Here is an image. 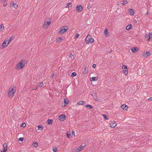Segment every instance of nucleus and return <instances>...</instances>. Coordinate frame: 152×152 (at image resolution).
<instances>
[{"label":"nucleus","mask_w":152,"mask_h":152,"mask_svg":"<svg viewBox=\"0 0 152 152\" xmlns=\"http://www.w3.org/2000/svg\"><path fill=\"white\" fill-rule=\"evenodd\" d=\"M58 150V149L57 148L55 147L54 148H53V151L54 152H56Z\"/></svg>","instance_id":"obj_34"},{"label":"nucleus","mask_w":152,"mask_h":152,"mask_svg":"<svg viewBox=\"0 0 152 152\" xmlns=\"http://www.w3.org/2000/svg\"><path fill=\"white\" fill-rule=\"evenodd\" d=\"M85 107H88L90 108V109H92L93 108L92 106L91 105H89V104L86 105L85 106Z\"/></svg>","instance_id":"obj_30"},{"label":"nucleus","mask_w":152,"mask_h":152,"mask_svg":"<svg viewBox=\"0 0 152 152\" xmlns=\"http://www.w3.org/2000/svg\"><path fill=\"white\" fill-rule=\"evenodd\" d=\"M79 36V34H78V33H77V34H76L75 35V38H77Z\"/></svg>","instance_id":"obj_39"},{"label":"nucleus","mask_w":152,"mask_h":152,"mask_svg":"<svg viewBox=\"0 0 152 152\" xmlns=\"http://www.w3.org/2000/svg\"><path fill=\"white\" fill-rule=\"evenodd\" d=\"M132 27V25L131 24H129L126 27V29L127 30H129Z\"/></svg>","instance_id":"obj_18"},{"label":"nucleus","mask_w":152,"mask_h":152,"mask_svg":"<svg viewBox=\"0 0 152 152\" xmlns=\"http://www.w3.org/2000/svg\"><path fill=\"white\" fill-rule=\"evenodd\" d=\"M148 36H149V38L148 39V41H150V39L151 38H152V33H149V34H148Z\"/></svg>","instance_id":"obj_23"},{"label":"nucleus","mask_w":152,"mask_h":152,"mask_svg":"<svg viewBox=\"0 0 152 152\" xmlns=\"http://www.w3.org/2000/svg\"><path fill=\"white\" fill-rule=\"evenodd\" d=\"M127 3V1H124L123 2V3H122V4L123 5H124L125 4H126Z\"/></svg>","instance_id":"obj_35"},{"label":"nucleus","mask_w":152,"mask_h":152,"mask_svg":"<svg viewBox=\"0 0 152 152\" xmlns=\"http://www.w3.org/2000/svg\"><path fill=\"white\" fill-rule=\"evenodd\" d=\"M130 49L133 53H135V52L137 51L138 50V48L136 47H133L132 48H131Z\"/></svg>","instance_id":"obj_14"},{"label":"nucleus","mask_w":152,"mask_h":152,"mask_svg":"<svg viewBox=\"0 0 152 152\" xmlns=\"http://www.w3.org/2000/svg\"><path fill=\"white\" fill-rule=\"evenodd\" d=\"M4 25L2 24L1 25V28L4 29Z\"/></svg>","instance_id":"obj_43"},{"label":"nucleus","mask_w":152,"mask_h":152,"mask_svg":"<svg viewBox=\"0 0 152 152\" xmlns=\"http://www.w3.org/2000/svg\"><path fill=\"white\" fill-rule=\"evenodd\" d=\"M43 85V83L42 82H41L40 84L38 86L39 87H42Z\"/></svg>","instance_id":"obj_32"},{"label":"nucleus","mask_w":152,"mask_h":152,"mask_svg":"<svg viewBox=\"0 0 152 152\" xmlns=\"http://www.w3.org/2000/svg\"><path fill=\"white\" fill-rule=\"evenodd\" d=\"M59 119L60 121H64L65 119V116L64 115H61L59 117Z\"/></svg>","instance_id":"obj_10"},{"label":"nucleus","mask_w":152,"mask_h":152,"mask_svg":"<svg viewBox=\"0 0 152 152\" xmlns=\"http://www.w3.org/2000/svg\"><path fill=\"white\" fill-rule=\"evenodd\" d=\"M16 90V87L12 86L10 87L8 92V96L9 98H12L13 97L15 92Z\"/></svg>","instance_id":"obj_2"},{"label":"nucleus","mask_w":152,"mask_h":152,"mask_svg":"<svg viewBox=\"0 0 152 152\" xmlns=\"http://www.w3.org/2000/svg\"><path fill=\"white\" fill-rule=\"evenodd\" d=\"M13 3H14L13 2H12L11 3L10 6H12V4H13Z\"/></svg>","instance_id":"obj_47"},{"label":"nucleus","mask_w":152,"mask_h":152,"mask_svg":"<svg viewBox=\"0 0 152 152\" xmlns=\"http://www.w3.org/2000/svg\"><path fill=\"white\" fill-rule=\"evenodd\" d=\"M75 56H76L74 55V53H73V54H72V53H71L69 55V57L71 58L72 59H74Z\"/></svg>","instance_id":"obj_15"},{"label":"nucleus","mask_w":152,"mask_h":152,"mask_svg":"<svg viewBox=\"0 0 152 152\" xmlns=\"http://www.w3.org/2000/svg\"><path fill=\"white\" fill-rule=\"evenodd\" d=\"M24 66V62L22 60H21L17 64L15 67V68L16 69L19 70L22 69Z\"/></svg>","instance_id":"obj_3"},{"label":"nucleus","mask_w":152,"mask_h":152,"mask_svg":"<svg viewBox=\"0 0 152 152\" xmlns=\"http://www.w3.org/2000/svg\"><path fill=\"white\" fill-rule=\"evenodd\" d=\"M108 31L107 30V29H105L104 31V34L105 35H107V34L109 33Z\"/></svg>","instance_id":"obj_28"},{"label":"nucleus","mask_w":152,"mask_h":152,"mask_svg":"<svg viewBox=\"0 0 152 152\" xmlns=\"http://www.w3.org/2000/svg\"><path fill=\"white\" fill-rule=\"evenodd\" d=\"M7 4H3V6H4V7H5L7 6Z\"/></svg>","instance_id":"obj_51"},{"label":"nucleus","mask_w":152,"mask_h":152,"mask_svg":"<svg viewBox=\"0 0 152 152\" xmlns=\"http://www.w3.org/2000/svg\"><path fill=\"white\" fill-rule=\"evenodd\" d=\"M12 6H13L15 8H17L18 7V5L16 3L14 4V3H13Z\"/></svg>","instance_id":"obj_29"},{"label":"nucleus","mask_w":152,"mask_h":152,"mask_svg":"<svg viewBox=\"0 0 152 152\" xmlns=\"http://www.w3.org/2000/svg\"><path fill=\"white\" fill-rule=\"evenodd\" d=\"M148 34H146L145 35V37H148Z\"/></svg>","instance_id":"obj_49"},{"label":"nucleus","mask_w":152,"mask_h":152,"mask_svg":"<svg viewBox=\"0 0 152 152\" xmlns=\"http://www.w3.org/2000/svg\"><path fill=\"white\" fill-rule=\"evenodd\" d=\"M72 3L71 2L67 4V6H66V8H69V5H71Z\"/></svg>","instance_id":"obj_33"},{"label":"nucleus","mask_w":152,"mask_h":152,"mask_svg":"<svg viewBox=\"0 0 152 152\" xmlns=\"http://www.w3.org/2000/svg\"><path fill=\"white\" fill-rule=\"evenodd\" d=\"M91 35H88L86 37V44H91L94 42V39L91 37Z\"/></svg>","instance_id":"obj_4"},{"label":"nucleus","mask_w":152,"mask_h":152,"mask_svg":"<svg viewBox=\"0 0 152 152\" xmlns=\"http://www.w3.org/2000/svg\"><path fill=\"white\" fill-rule=\"evenodd\" d=\"M37 127L38 128V130H42L43 128V126L41 125H39Z\"/></svg>","instance_id":"obj_20"},{"label":"nucleus","mask_w":152,"mask_h":152,"mask_svg":"<svg viewBox=\"0 0 152 152\" xmlns=\"http://www.w3.org/2000/svg\"><path fill=\"white\" fill-rule=\"evenodd\" d=\"M76 9L78 12H81L83 9V7L82 5H77Z\"/></svg>","instance_id":"obj_6"},{"label":"nucleus","mask_w":152,"mask_h":152,"mask_svg":"<svg viewBox=\"0 0 152 152\" xmlns=\"http://www.w3.org/2000/svg\"><path fill=\"white\" fill-rule=\"evenodd\" d=\"M102 115L103 116L104 118H105V119L106 120H108V118L106 116V115L104 114H103Z\"/></svg>","instance_id":"obj_37"},{"label":"nucleus","mask_w":152,"mask_h":152,"mask_svg":"<svg viewBox=\"0 0 152 152\" xmlns=\"http://www.w3.org/2000/svg\"><path fill=\"white\" fill-rule=\"evenodd\" d=\"M129 13V14L131 15H133L134 14V12L132 9H130L129 10V11L128 12Z\"/></svg>","instance_id":"obj_13"},{"label":"nucleus","mask_w":152,"mask_h":152,"mask_svg":"<svg viewBox=\"0 0 152 152\" xmlns=\"http://www.w3.org/2000/svg\"><path fill=\"white\" fill-rule=\"evenodd\" d=\"M37 87H36V88H34V89H33V90H35L37 89Z\"/></svg>","instance_id":"obj_52"},{"label":"nucleus","mask_w":152,"mask_h":152,"mask_svg":"<svg viewBox=\"0 0 152 152\" xmlns=\"http://www.w3.org/2000/svg\"><path fill=\"white\" fill-rule=\"evenodd\" d=\"M54 75L53 73V74H52V75H51L52 77H53L54 76Z\"/></svg>","instance_id":"obj_48"},{"label":"nucleus","mask_w":152,"mask_h":152,"mask_svg":"<svg viewBox=\"0 0 152 152\" xmlns=\"http://www.w3.org/2000/svg\"><path fill=\"white\" fill-rule=\"evenodd\" d=\"M76 75V74L75 72H73L72 73L71 76L72 77H74Z\"/></svg>","instance_id":"obj_31"},{"label":"nucleus","mask_w":152,"mask_h":152,"mask_svg":"<svg viewBox=\"0 0 152 152\" xmlns=\"http://www.w3.org/2000/svg\"><path fill=\"white\" fill-rule=\"evenodd\" d=\"M122 68L123 71V72L124 73V74L125 75H126L128 74V71L127 66L124 65L122 66Z\"/></svg>","instance_id":"obj_8"},{"label":"nucleus","mask_w":152,"mask_h":152,"mask_svg":"<svg viewBox=\"0 0 152 152\" xmlns=\"http://www.w3.org/2000/svg\"><path fill=\"white\" fill-rule=\"evenodd\" d=\"M23 137H20L19 138V140L20 141H23Z\"/></svg>","instance_id":"obj_41"},{"label":"nucleus","mask_w":152,"mask_h":152,"mask_svg":"<svg viewBox=\"0 0 152 152\" xmlns=\"http://www.w3.org/2000/svg\"><path fill=\"white\" fill-rule=\"evenodd\" d=\"M64 27H63L58 31V33L59 34H62L64 32L66 31L67 30L68 28H65Z\"/></svg>","instance_id":"obj_7"},{"label":"nucleus","mask_w":152,"mask_h":152,"mask_svg":"<svg viewBox=\"0 0 152 152\" xmlns=\"http://www.w3.org/2000/svg\"><path fill=\"white\" fill-rule=\"evenodd\" d=\"M33 145L34 147H36L38 146V143L37 142H34L33 143Z\"/></svg>","instance_id":"obj_27"},{"label":"nucleus","mask_w":152,"mask_h":152,"mask_svg":"<svg viewBox=\"0 0 152 152\" xmlns=\"http://www.w3.org/2000/svg\"><path fill=\"white\" fill-rule=\"evenodd\" d=\"M79 151H80L79 150L78 148L75 149L74 151V152H78Z\"/></svg>","instance_id":"obj_40"},{"label":"nucleus","mask_w":152,"mask_h":152,"mask_svg":"<svg viewBox=\"0 0 152 152\" xmlns=\"http://www.w3.org/2000/svg\"><path fill=\"white\" fill-rule=\"evenodd\" d=\"M53 120L52 119H48L47 121V123L49 124H52Z\"/></svg>","instance_id":"obj_22"},{"label":"nucleus","mask_w":152,"mask_h":152,"mask_svg":"<svg viewBox=\"0 0 152 152\" xmlns=\"http://www.w3.org/2000/svg\"><path fill=\"white\" fill-rule=\"evenodd\" d=\"M26 126V124L25 123H23L21 125V126L22 127H25Z\"/></svg>","instance_id":"obj_38"},{"label":"nucleus","mask_w":152,"mask_h":152,"mask_svg":"<svg viewBox=\"0 0 152 152\" xmlns=\"http://www.w3.org/2000/svg\"><path fill=\"white\" fill-rule=\"evenodd\" d=\"M37 87H36V88H34V89H33V90H35L37 89Z\"/></svg>","instance_id":"obj_53"},{"label":"nucleus","mask_w":152,"mask_h":152,"mask_svg":"<svg viewBox=\"0 0 152 152\" xmlns=\"http://www.w3.org/2000/svg\"><path fill=\"white\" fill-rule=\"evenodd\" d=\"M72 134L73 135H75V133L74 132V131H73L72 132Z\"/></svg>","instance_id":"obj_46"},{"label":"nucleus","mask_w":152,"mask_h":152,"mask_svg":"<svg viewBox=\"0 0 152 152\" xmlns=\"http://www.w3.org/2000/svg\"><path fill=\"white\" fill-rule=\"evenodd\" d=\"M121 107L123 110H126L128 108V106L124 104H122Z\"/></svg>","instance_id":"obj_12"},{"label":"nucleus","mask_w":152,"mask_h":152,"mask_svg":"<svg viewBox=\"0 0 152 152\" xmlns=\"http://www.w3.org/2000/svg\"><path fill=\"white\" fill-rule=\"evenodd\" d=\"M4 147V150L2 151H1V152H6L7 150V145L6 143H4L3 145Z\"/></svg>","instance_id":"obj_9"},{"label":"nucleus","mask_w":152,"mask_h":152,"mask_svg":"<svg viewBox=\"0 0 152 152\" xmlns=\"http://www.w3.org/2000/svg\"><path fill=\"white\" fill-rule=\"evenodd\" d=\"M91 81H96L98 79L96 77H93L90 78Z\"/></svg>","instance_id":"obj_19"},{"label":"nucleus","mask_w":152,"mask_h":152,"mask_svg":"<svg viewBox=\"0 0 152 152\" xmlns=\"http://www.w3.org/2000/svg\"><path fill=\"white\" fill-rule=\"evenodd\" d=\"M151 55L149 51H146L145 53V55L144 56L145 57H147Z\"/></svg>","instance_id":"obj_24"},{"label":"nucleus","mask_w":152,"mask_h":152,"mask_svg":"<svg viewBox=\"0 0 152 152\" xmlns=\"http://www.w3.org/2000/svg\"><path fill=\"white\" fill-rule=\"evenodd\" d=\"M91 6L90 4H88L87 6V8L88 9L91 8Z\"/></svg>","instance_id":"obj_42"},{"label":"nucleus","mask_w":152,"mask_h":152,"mask_svg":"<svg viewBox=\"0 0 152 152\" xmlns=\"http://www.w3.org/2000/svg\"><path fill=\"white\" fill-rule=\"evenodd\" d=\"M116 125V122L115 121L114 122H111L110 124V126L112 128H114L115 127Z\"/></svg>","instance_id":"obj_11"},{"label":"nucleus","mask_w":152,"mask_h":152,"mask_svg":"<svg viewBox=\"0 0 152 152\" xmlns=\"http://www.w3.org/2000/svg\"><path fill=\"white\" fill-rule=\"evenodd\" d=\"M84 148V146H83L82 145H81L78 148V149L80 151L82 149H83Z\"/></svg>","instance_id":"obj_25"},{"label":"nucleus","mask_w":152,"mask_h":152,"mask_svg":"<svg viewBox=\"0 0 152 152\" xmlns=\"http://www.w3.org/2000/svg\"><path fill=\"white\" fill-rule=\"evenodd\" d=\"M70 132L69 131L67 132V134H66L67 136V137H69V136L70 135Z\"/></svg>","instance_id":"obj_36"},{"label":"nucleus","mask_w":152,"mask_h":152,"mask_svg":"<svg viewBox=\"0 0 152 152\" xmlns=\"http://www.w3.org/2000/svg\"><path fill=\"white\" fill-rule=\"evenodd\" d=\"M148 13H149V12H148L147 13V14L148 15Z\"/></svg>","instance_id":"obj_54"},{"label":"nucleus","mask_w":152,"mask_h":152,"mask_svg":"<svg viewBox=\"0 0 152 152\" xmlns=\"http://www.w3.org/2000/svg\"><path fill=\"white\" fill-rule=\"evenodd\" d=\"M92 67L94 68H95L96 67V65L95 64H93L92 65Z\"/></svg>","instance_id":"obj_45"},{"label":"nucleus","mask_w":152,"mask_h":152,"mask_svg":"<svg viewBox=\"0 0 152 152\" xmlns=\"http://www.w3.org/2000/svg\"><path fill=\"white\" fill-rule=\"evenodd\" d=\"M51 22V19L48 18L47 19L46 21L45 22L43 26V27L45 28H48V26L47 25H49Z\"/></svg>","instance_id":"obj_5"},{"label":"nucleus","mask_w":152,"mask_h":152,"mask_svg":"<svg viewBox=\"0 0 152 152\" xmlns=\"http://www.w3.org/2000/svg\"><path fill=\"white\" fill-rule=\"evenodd\" d=\"M85 103V102L82 101H79L78 103L77 104L80 105H83Z\"/></svg>","instance_id":"obj_21"},{"label":"nucleus","mask_w":152,"mask_h":152,"mask_svg":"<svg viewBox=\"0 0 152 152\" xmlns=\"http://www.w3.org/2000/svg\"><path fill=\"white\" fill-rule=\"evenodd\" d=\"M90 94L93 96H96V94L95 93L91 92H90Z\"/></svg>","instance_id":"obj_26"},{"label":"nucleus","mask_w":152,"mask_h":152,"mask_svg":"<svg viewBox=\"0 0 152 152\" xmlns=\"http://www.w3.org/2000/svg\"><path fill=\"white\" fill-rule=\"evenodd\" d=\"M148 101H152V97H151L149 98L148 99Z\"/></svg>","instance_id":"obj_44"},{"label":"nucleus","mask_w":152,"mask_h":152,"mask_svg":"<svg viewBox=\"0 0 152 152\" xmlns=\"http://www.w3.org/2000/svg\"><path fill=\"white\" fill-rule=\"evenodd\" d=\"M7 1V0H1V1H4V2H5V1Z\"/></svg>","instance_id":"obj_50"},{"label":"nucleus","mask_w":152,"mask_h":152,"mask_svg":"<svg viewBox=\"0 0 152 152\" xmlns=\"http://www.w3.org/2000/svg\"><path fill=\"white\" fill-rule=\"evenodd\" d=\"M14 39V36H12L11 37H9L6 38L2 44V45L1 46V48L2 49L3 48H6L9 45L11 41Z\"/></svg>","instance_id":"obj_1"},{"label":"nucleus","mask_w":152,"mask_h":152,"mask_svg":"<svg viewBox=\"0 0 152 152\" xmlns=\"http://www.w3.org/2000/svg\"><path fill=\"white\" fill-rule=\"evenodd\" d=\"M63 39L61 37H58L56 39V41L57 42H61Z\"/></svg>","instance_id":"obj_16"},{"label":"nucleus","mask_w":152,"mask_h":152,"mask_svg":"<svg viewBox=\"0 0 152 152\" xmlns=\"http://www.w3.org/2000/svg\"><path fill=\"white\" fill-rule=\"evenodd\" d=\"M68 103V100L66 99H65L64 100V105H62L63 107H64L66 106Z\"/></svg>","instance_id":"obj_17"}]
</instances>
